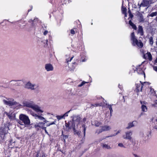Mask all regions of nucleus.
<instances>
[{
    "mask_svg": "<svg viewBox=\"0 0 157 157\" xmlns=\"http://www.w3.org/2000/svg\"><path fill=\"white\" fill-rule=\"evenodd\" d=\"M150 91L149 92V93L151 94L152 95H154L155 94V91L154 89L152 88H150Z\"/></svg>",
    "mask_w": 157,
    "mask_h": 157,
    "instance_id": "30",
    "label": "nucleus"
},
{
    "mask_svg": "<svg viewBox=\"0 0 157 157\" xmlns=\"http://www.w3.org/2000/svg\"><path fill=\"white\" fill-rule=\"evenodd\" d=\"M129 24L131 26H132V28L133 29H134L135 30H136V29L137 28H136V25L134 24H133L132 22V21L131 20L129 21Z\"/></svg>",
    "mask_w": 157,
    "mask_h": 157,
    "instance_id": "26",
    "label": "nucleus"
},
{
    "mask_svg": "<svg viewBox=\"0 0 157 157\" xmlns=\"http://www.w3.org/2000/svg\"><path fill=\"white\" fill-rule=\"evenodd\" d=\"M134 7L135 8H136V7L135 6H134Z\"/></svg>",
    "mask_w": 157,
    "mask_h": 157,
    "instance_id": "63",
    "label": "nucleus"
},
{
    "mask_svg": "<svg viewBox=\"0 0 157 157\" xmlns=\"http://www.w3.org/2000/svg\"><path fill=\"white\" fill-rule=\"evenodd\" d=\"M30 113L32 116L35 117V118L36 119H38L41 121L44 120V118L41 116V115H39L36 114L35 113L33 112H31Z\"/></svg>",
    "mask_w": 157,
    "mask_h": 157,
    "instance_id": "15",
    "label": "nucleus"
},
{
    "mask_svg": "<svg viewBox=\"0 0 157 157\" xmlns=\"http://www.w3.org/2000/svg\"><path fill=\"white\" fill-rule=\"evenodd\" d=\"M142 68H143V66L142 64H141V65H139L136 67V70L138 74H143L145 76V73L144 72Z\"/></svg>",
    "mask_w": 157,
    "mask_h": 157,
    "instance_id": "14",
    "label": "nucleus"
},
{
    "mask_svg": "<svg viewBox=\"0 0 157 157\" xmlns=\"http://www.w3.org/2000/svg\"><path fill=\"white\" fill-rule=\"evenodd\" d=\"M42 42L44 44V47H46L48 46V40H43Z\"/></svg>",
    "mask_w": 157,
    "mask_h": 157,
    "instance_id": "27",
    "label": "nucleus"
},
{
    "mask_svg": "<svg viewBox=\"0 0 157 157\" xmlns=\"http://www.w3.org/2000/svg\"><path fill=\"white\" fill-rule=\"evenodd\" d=\"M44 124L43 121L39 122L36 124L35 125V127L37 128L39 127L42 129H45V127H44Z\"/></svg>",
    "mask_w": 157,
    "mask_h": 157,
    "instance_id": "18",
    "label": "nucleus"
},
{
    "mask_svg": "<svg viewBox=\"0 0 157 157\" xmlns=\"http://www.w3.org/2000/svg\"><path fill=\"white\" fill-rule=\"evenodd\" d=\"M155 20L157 22V17H156V18L155 19Z\"/></svg>",
    "mask_w": 157,
    "mask_h": 157,
    "instance_id": "56",
    "label": "nucleus"
},
{
    "mask_svg": "<svg viewBox=\"0 0 157 157\" xmlns=\"http://www.w3.org/2000/svg\"><path fill=\"white\" fill-rule=\"evenodd\" d=\"M111 128L110 126L107 125H104L102 126L101 129L97 130L96 132L99 134L102 132L109 131Z\"/></svg>",
    "mask_w": 157,
    "mask_h": 157,
    "instance_id": "10",
    "label": "nucleus"
},
{
    "mask_svg": "<svg viewBox=\"0 0 157 157\" xmlns=\"http://www.w3.org/2000/svg\"><path fill=\"white\" fill-rule=\"evenodd\" d=\"M43 130H45V132L46 133V134H48V132H47L46 130V127H45V129H43Z\"/></svg>",
    "mask_w": 157,
    "mask_h": 157,
    "instance_id": "53",
    "label": "nucleus"
},
{
    "mask_svg": "<svg viewBox=\"0 0 157 157\" xmlns=\"http://www.w3.org/2000/svg\"><path fill=\"white\" fill-rule=\"evenodd\" d=\"M37 21V19L36 18H35L34 19L33 21L31 20H30L29 21L30 22H32V24H33V25H34L36 23V21Z\"/></svg>",
    "mask_w": 157,
    "mask_h": 157,
    "instance_id": "36",
    "label": "nucleus"
},
{
    "mask_svg": "<svg viewBox=\"0 0 157 157\" xmlns=\"http://www.w3.org/2000/svg\"><path fill=\"white\" fill-rule=\"evenodd\" d=\"M102 105V103L101 102H100L98 103H96L94 105H92V106H101Z\"/></svg>",
    "mask_w": 157,
    "mask_h": 157,
    "instance_id": "33",
    "label": "nucleus"
},
{
    "mask_svg": "<svg viewBox=\"0 0 157 157\" xmlns=\"http://www.w3.org/2000/svg\"><path fill=\"white\" fill-rule=\"evenodd\" d=\"M22 104L24 106L31 108L36 112L42 113L44 112L43 108L38 105L35 104L32 100H24L22 102Z\"/></svg>",
    "mask_w": 157,
    "mask_h": 157,
    "instance_id": "1",
    "label": "nucleus"
},
{
    "mask_svg": "<svg viewBox=\"0 0 157 157\" xmlns=\"http://www.w3.org/2000/svg\"><path fill=\"white\" fill-rule=\"evenodd\" d=\"M136 122L135 121H133L132 122L128 124V126L126 127L127 129H129L134 126L135 123Z\"/></svg>",
    "mask_w": 157,
    "mask_h": 157,
    "instance_id": "24",
    "label": "nucleus"
},
{
    "mask_svg": "<svg viewBox=\"0 0 157 157\" xmlns=\"http://www.w3.org/2000/svg\"><path fill=\"white\" fill-rule=\"evenodd\" d=\"M155 106H157V100L155 101Z\"/></svg>",
    "mask_w": 157,
    "mask_h": 157,
    "instance_id": "54",
    "label": "nucleus"
},
{
    "mask_svg": "<svg viewBox=\"0 0 157 157\" xmlns=\"http://www.w3.org/2000/svg\"><path fill=\"white\" fill-rule=\"evenodd\" d=\"M123 99H124V96H123Z\"/></svg>",
    "mask_w": 157,
    "mask_h": 157,
    "instance_id": "64",
    "label": "nucleus"
},
{
    "mask_svg": "<svg viewBox=\"0 0 157 157\" xmlns=\"http://www.w3.org/2000/svg\"><path fill=\"white\" fill-rule=\"evenodd\" d=\"M3 101L5 104L10 106H14V107L17 109L19 108L21 105L18 103L16 102L12 99H8L7 100H4Z\"/></svg>",
    "mask_w": 157,
    "mask_h": 157,
    "instance_id": "3",
    "label": "nucleus"
},
{
    "mask_svg": "<svg viewBox=\"0 0 157 157\" xmlns=\"http://www.w3.org/2000/svg\"><path fill=\"white\" fill-rule=\"evenodd\" d=\"M44 154H43L42 155V157H44Z\"/></svg>",
    "mask_w": 157,
    "mask_h": 157,
    "instance_id": "59",
    "label": "nucleus"
},
{
    "mask_svg": "<svg viewBox=\"0 0 157 157\" xmlns=\"http://www.w3.org/2000/svg\"><path fill=\"white\" fill-rule=\"evenodd\" d=\"M101 146L104 149H109L111 148L110 145H108V144H106L105 143L102 144H101Z\"/></svg>",
    "mask_w": 157,
    "mask_h": 157,
    "instance_id": "20",
    "label": "nucleus"
},
{
    "mask_svg": "<svg viewBox=\"0 0 157 157\" xmlns=\"http://www.w3.org/2000/svg\"><path fill=\"white\" fill-rule=\"evenodd\" d=\"M149 43L151 45H152L153 43V37H150L149 38Z\"/></svg>",
    "mask_w": 157,
    "mask_h": 157,
    "instance_id": "32",
    "label": "nucleus"
},
{
    "mask_svg": "<svg viewBox=\"0 0 157 157\" xmlns=\"http://www.w3.org/2000/svg\"><path fill=\"white\" fill-rule=\"evenodd\" d=\"M139 16L140 17L139 21L140 22L144 21V19L143 18V17L142 14L140 13L139 14Z\"/></svg>",
    "mask_w": 157,
    "mask_h": 157,
    "instance_id": "28",
    "label": "nucleus"
},
{
    "mask_svg": "<svg viewBox=\"0 0 157 157\" xmlns=\"http://www.w3.org/2000/svg\"><path fill=\"white\" fill-rule=\"evenodd\" d=\"M140 103L142 105V110L144 112H146L147 111V108L146 106L147 103L144 101H140Z\"/></svg>",
    "mask_w": 157,
    "mask_h": 157,
    "instance_id": "17",
    "label": "nucleus"
},
{
    "mask_svg": "<svg viewBox=\"0 0 157 157\" xmlns=\"http://www.w3.org/2000/svg\"><path fill=\"white\" fill-rule=\"evenodd\" d=\"M138 33L140 34L141 36H142L144 34L143 28L141 26H139L138 27Z\"/></svg>",
    "mask_w": 157,
    "mask_h": 157,
    "instance_id": "22",
    "label": "nucleus"
},
{
    "mask_svg": "<svg viewBox=\"0 0 157 157\" xmlns=\"http://www.w3.org/2000/svg\"><path fill=\"white\" fill-rule=\"evenodd\" d=\"M147 82H145L144 83H142L141 81L136 83V92H138L140 91H141L143 87H144V86L146 85H147Z\"/></svg>",
    "mask_w": 157,
    "mask_h": 157,
    "instance_id": "7",
    "label": "nucleus"
},
{
    "mask_svg": "<svg viewBox=\"0 0 157 157\" xmlns=\"http://www.w3.org/2000/svg\"><path fill=\"white\" fill-rule=\"evenodd\" d=\"M131 40L132 41V44L134 46L137 45L140 48L143 46V43L141 41H139L135 37L134 32L131 34Z\"/></svg>",
    "mask_w": 157,
    "mask_h": 157,
    "instance_id": "4",
    "label": "nucleus"
},
{
    "mask_svg": "<svg viewBox=\"0 0 157 157\" xmlns=\"http://www.w3.org/2000/svg\"><path fill=\"white\" fill-rule=\"evenodd\" d=\"M48 31L47 30H44V32H43V34L44 35H46L47 34H48Z\"/></svg>",
    "mask_w": 157,
    "mask_h": 157,
    "instance_id": "42",
    "label": "nucleus"
},
{
    "mask_svg": "<svg viewBox=\"0 0 157 157\" xmlns=\"http://www.w3.org/2000/svg\"><path fill=\"white\" fill-rule=\"evenodd\" d=\"M157 15V12H152L149 15V16L151 17H153Z\"/></svg>",
    "mask_w": 157,
    "mask_h": 157,
    "instance_id": "31",
    "label": "nucleus"
},
{
    "mask_svg": "<svg viewBox=\"0 0 157 157\" xmlns=\"http://www.w3.org/2000/svg\"><path fill=\"white\" fill-rule=\"evenodd\" d=\"M21 80H12L10 82L12 85H18V84H21Z\"/></svg>",
    "mask_w": 157,
    "mask_h": 157,
    "instance_id": "21",
    "label": "nucleus"
},
{
    "mask_svg": "<svg viewBox=\"0 0 157 157\" xmlns=\"http://www.w3.org/2000/svg\"><path fill=\"white\" fill-rule=\"evenodd\" d=\"M81 116L79 115H74L73 117L72 126L75 128L76 127H77L79 124L81 120Z\"/></svg>",
    "mask_w": 157,
    "mask_h": 157,
    "instance_id": "6",
    "label": "nucleus"
},
{
    "mask_svg": "<svg viewBox=\"0 0 157 157\" xmlns=\"http://www.w3.org/2000/svg\"><path fill=\"white\" fill-rule=\"evenodd\" d=\"M19 118L20 120L18 121V123L21 126V127L20 126L21 129H22L30 125V121L27 116L21 114L19 116Z\"/></svg>",
    "mask_w": 157,
    "mask_h": 157,
    "instance_id": "2",
    "label": "nucleus"
},
{
    "mask_svg": "<svg viewBox=\"0 0 157 157\" xmlns=\"http://www.w3.org/2000/svg\"><path fill=\"white\" fill-rule=\"evenodd\" d=\"M71 34H73V35L75 34V31L73 29H71Z\"/></svg>",
    "mask_w": 157,
    "mask_h": 157,
    "instance_id": "44",
    "label": "nucleus"
},
{
    "mask_svg": "<svg viewBox=\"0 0 157 157\" xmlns=\"http://www.w3.org/2000/svg\"><path fill=\"white\" fill-rule=\"evenodd\" d=\"M106 105H107V108H108L110 111V115L111 116L112 113L113 112V110L112 108V106L113 105H107L106 104Z\"/></svg>",
    "mask_w": 157,
    "mask_h": 157,
    "instance_id": "25",
    "label": "nucleus"
},
{
    "mask_svg": "<svg viewBox=\"0 0 157 157\" xmlns=\"http://www.w3.org/2000/svg\"><path fill=\"white\" fill-rule=\"evenodd\" d=\"M152 3V0H143L139 6V7L140 8L141 6L143 7H146L148 6L150 4Z\"/></svg>",
    "mask_w": 157,
    "mask_h": 157,
    "instance_id": "11",
    "label": "nucleus"
},
{
    "mask_svg": "<svg viewBox=\"0 0 157 157\" xmlns=\"http://www.w3.org/2000/svg\"><path fill=\"white\" fill-rule=\"evenodd\" d=\"M87 83V82H85V81H83L81 84H79L78 86L79 87H81L85 83Z\"/></svg>",
    "mask_w": 157,
    "mask_h": 157,
    "instance_id": "41",
    "label": "nucleus"
},
{
    "mask_svg": "<svg viewBox=\"0 0 157 157\" xmlns=\"http://www.w3.org/2000/svg\"><path fill=\"white\" fill-rule=\"evenodd\" d=\"M56 117L57 118V119L58 120H59L62 119L64 117L63 116V115H60V116H57Z\"/></svg>",
    "mask_w": 157,
    "mask_h": 157,
    "instance_id": "37",
    "label": "nucleus"
},
{
    "mask_svg": "<svg viewBox=\"0 0 157 157\" xmlns=\"http://www.w3.org/2000/svg\"><path fill=\"white\" fill-rule=\"evenodd\" d=\"M140 136L145 141L148 140L151 136V131L147 130L141 132L140 133Z\"/></svg>",
    "mask_w": 157,
    "mask_h": 157,
    "instance_id": "5",
    "label": "nucleus"
},
{
    "mask_svg": "<svg viewBox=\"0 0 157 157\" xmlns=\"http://www.w3.org/2000/svg\"><path fill=\"white\" fill-rule=\"evenodd\" d=\"M118 146L119 147H124V146L123 144L122 143H119L118 144Z\"/></svg>",
    "mask_w": 157,
    "mask_h": 157,
    "instance_id": "43",
    "label": "nucleus"
},
{
    "mask_svg": "<svg viewBox=\"0 0 157 157\" xmlns=\"http://www.w3.org/2000/svg\"><path fill=\"white\" fill-rule=\"evenodd\" d=\"M44 68L48 72L52 71L54 70V67L53 65L50 63H47L45 64Z\"/></svg>",
    "mask_w": 157,
    "mask_h": 157,
    "instance_id": "13",
    "label": "nucleus"
},
{
    "mask_svg": "<svg viewBox=\"0 0 157 157\" xmlns=\"http://www.w3.org/2000/svg\"><path fill=\"white\" fill-rule=\"evenodd\" d=\"M94 124L96 126H98L100 124L99 122L97 121H95Z\"/></svg>",
    "mask_w": 157,
    "mask_h": 157,
    "instance_id": "39",
    "label": "nucleus"
},
{
    "mask_svg": "<svg viewBox=\"0 0 157 157\" xmlns=\"http://www.w3.org/2000/svg\"><path fill=\"white\" fill-rule=\"evenodd\" d=\"M31 9H30V10H28V11H29H29H31Z\"/></svg>",
    "mask_w": 157,
    "mask_h": 157,
    "instance_id": "62",
    "label": "nucleus"
},
{
    "mask_svg": "<svg viewBox=\"0 0 157 157\" xmlns=\"http://www.w3.org/2000/svg\"><path fill=\"white\" fill-rule=\"evenodd\" d=\"M149 87V83L148 82L147 85H146L144 86V87H143V88L144 87Z\"/></svg>",
    "mask_w": 157,
    "mask_h": 157,
    "instance_id": "49",
    "label": "nucleus"
},
{
    "mask_svg": "<svg viewBox=\"0 0 157 157\" xmlns=\"http://www.w3.org/2000/svg\"><path fill=\"white\" fill-rule=\"evenodd\" d=\"M66 127H68V128H71V127L69 126L68 124H66Z\"/></svg>",
    "mask_w": 157,
    "mask_h": 157,
    "instance_id": "52",
    "label": "nucleus"
},
{
    "mask_svg": "<svg viewBox=\"0 0 157 157\" xmlns=\"http://www.w3.org/2000/svg\"><path fill=\"white\" fill-rule=\"evenodd\" d=\"M119 87L120 89H121V90H122V86H121L120 85V84L119 85Z\"/></svg>",
    "mask_w": 157,
    "mask_h": 157,
    "instance_id": "50",
    "label": "nucleus"
},
{
    "mask_svg": "<svg viewBox=\"0 0 157 157\" xmlns=\"http://www.w3.org/2000/svg\"><path fill=\"white\" fill-rule=\"evenodd\" d=\"M105 138H104L103 139H102L101 140H100V141H101L102 140H103L104 139H105Z\"/></svg>",
    "mask_w": 157,
    "mask_h": 157,
    "instance_id": "60",
    "label": "nucleus"
},
{
    "mask_svg": "<svg viewBox=\"0 0 157 157\" xmlns=\"http://www.w3.org/2000/svg\"><path fill=\"white\" fill-rule=\"evenodd\" d=\"M69 56H70L69 55H66V62H67V63H68V62H70L71 60L73 58V57H74V56H72L69 59V58H70Z\"/></svg>",
    "mask_w": 157,
    "mask_h": 157,
    "instance_id": "23",
    "label": "nucleus"
},
{
    "mask_svg": "<svg viewBox=\"0 0 157 157\" xmlns=\"http://www.w3.org/2000/svg\"><path fill=\"white\" fill-rule=\"evenodd\" d=\"M100 99H101V100H102L103 99V98H100Z\"/></svg>",
    "mask_w": 157,
    "mask_h": 157,
    "instance_id": "58",
    "label": "nucleus"
},
{
    "mask_svg": "<svg viewBox=\"0 0 157 157\" xmlns=\"http://www.w3.org/2000/svg\"><path fill=\"white\" fill-rule=\"evenodd\" d=\"M71 111V109L68 111L67 112H66L65 113H64L63 115V117L64 119L65 118V117H67V116H68V114Z\"/></svg>",
    "mask_w": 157,
    "mask_h": 157,
    "instance_id": "35",
    "label": "nucleus"
},
{
    "mask_svg": "<svg viewBox=\"0 0 157 157\" xmlns=\"http://www.w3.org/2000/svg\"><path fill=\"white\" fill-rule=\"evenodd\" d=\"M144 57L145 59H147L151 61L152 59V56L150 52H147L144 56Z\"/></svg>",
    "mask_w": 157,
    "mask_h": 157,
    "instance_id": "19",
    "label": "nucleus"
},
{
    "mask_svg": "<svg viewBox=\"0 0 157 157\" xmlns=\"http://www.w3.org/2000/svg\"><path fill=\"white\" fill-rule=\"evenodd\" d=\"M4 113L9 118L11 121L14 120L16 119L15 113L14 112L13 109L11 110L9 113L5 112H4Z\"/></svg>",
    "mask_w": 157,
    "mask_h": 157,
    "instance_id": "9",
    "label": "nucleus"
},
{
    "mask_svg": "<svg viewBox=\"0 0 157 157\" xmlns=\"http://www.w3.org/2000/svg\"><path fill=\"white\" fill-rule=\"evenodd\" d=\"M86 121V117H84L83 119H82V121L83 122H85Z\"/></svg>",
    "mask_w": 157,
    "mask_h": 157,
    "instance_id": "46",
    "label": "nucleus"
},
{
    "mask_svg": "<svg viewBox=\"0 0 157 157\" xmlns=\"http://www.w3.org/2000/svg\"><path fill=\"white\" fill-rule=\"evenodd\" d=\"M9 129V127L8 125L6 124L2 126L0 129V132L1 134L2 135L8 133V130Z\"/></svg>",
    "mask_w": 157,
    "mask_h": 157,
    "instance_id": "12",
    "label": "nucleus"
},
{
    "mask_svg": "<svg viewBox=\"0 0 157 157\" xmlns=\"http://www.w3.org/2000/svg\"><path fill=\"white\" fill-rule=\"evenodd\" d=\"M25 87L28 89L33 90L39 89V85L38 84H33L30 82H28L25 84Z\"/></svg>",
    "mask_w": 157,
    "mask_h": 157,
    "instance_id": "8",
    "label": "nucleus"
},
{
    "mask_svg": "<svg viewBox=\"0 0 157 157\" xmlns=\"http://www.w3.org/2000/svg\"><path fill=\"white\" fill-rule=\"evenodd\" d=\"M56 124V121H55L51 123L47 124L46 125V126H47L48 127V126H50V125L54 124Z\"/></svg>",
    "mask_w": 157,
    "mask_h": 157,
    "instance_id": "38",
    "label": "nucleus"
},
{
    "mask_svg": "<svg viewBox=\"0 0 157 157\" xmlns=\"http://www.w3.org/2000/svg\"><path fill=\"white\" fill-rule=\"evenodd\" d=\"M153 69L154 70L157 71V67L156 66H154L153 67Z\"/></svg>",
    "mask_w": 157,
    "mask_h": 157,
    "instance_id": "47",
    "label": "nucleus"
},
{
    "mask_svg": "<svg viewBox=\"0 0 157 157\" xmlns=\"http://www.w3.org/2000/svg\"><path fill=\"white\" fill-rule=\"evenodd\" d=\"M82 127L83 128V132L84 136H85L86 134V127H85V125L84 124H83L82 125Z\"/></svg>",
    "mask_w": 157,
    "mask_h": 157,
    "instance_id": "29",
    "label": "nucleus"
},
{
    "mask_svg": "<svg viewBox=\"0 0 157 157\" xmlns=\"http://www.w3.org/2000/svg\"><path fill=\"white\" fill-rule=\"evenodd\" d=\"M121 130L118 131L116 133L114 134L113 135H112L111 136H110L112 137V136H116V135H117L118 134L120 133V132H121Z\"/></svg>",
    "mask_w": 157,
    "mask_h": 157,
    "instance_id": "40",
    "label": "nucleus"
},
{
    "mask_svg": "<svg viewBox=\"0 0 157 157\" xmlns=\"http://www.w3.org/2000/svg\"><path fill=\"white\" fill-rule=\"evenodd\" d=\"M85 61V60L84 59H83L82 60V62H84Z\"/></svg>",
    "mask_w": 157,
    "mask_h": 157,
    "instance_id": "55",
    "label": "nucleus"
},
{
    "mask_svg": "<svg viewBox=\"0 0 157 157\" xmlns=\"http://www.w3.org/2000/svg\"><path fill=\"white\" fill-rule=\"evenodd\" d=\"M38 154H37V155H36V156H37V157H38Z\"/></svg>",
    "mask_w": 157,
    "mask_h": 157,
    "instance_id": "61",
    "label": "nucleus"
},
{
    "mask_svg": "<svg viewBox=\"0 0 157 157\" xmlns=\"http://www.w3.org/2000/svg\"><path fill=\"white\" fill-rule=\"evenodd\" d=\"M43 122H44V124H45V123L48 122V121H46L45 120V119L44 118V120H43Z\"/></svg>",
    "mask_w": 157,
    "mask_h": 157,
    "instance_id": "48",
    "label": "nucleus"
},
{
    "mask_svg": "<svg viewBox=\"0 0 157 157\" xmlns=\"http://www.w3.org/2000/svg\"><path fill=\"white\" fill-rule=\"evenodd\" d=\"M132 135V131H129L125 132V135L123 136L124 138L126 139L131 140L132 139L131 136Z\"/></svg>",
    "mask_w": 157,
    "mask_h": 157,
    "instance_id": "16",
    "label": "nucleus"
},
{
    "mask_svg": "<svg viewBox=\"0 0 157 157\" xmlns=\"http://www.w3.org/2000/svg\"><path fill=\"white\" fill-rule=\"evenodd\" d=\"M155 128L157 129V118L155 120Z\"/></svg>",
    "mask_w": 157,
    "mask_h": 157,
    "instance_id": "45",
    "label": "nucleus"
},
{
    "mask_svg": "<svg viewBox=\"0 0 157 157\" xmlns=\"http://www.w3.org/2000/svg\"><path fill=\"white\" fill-rule=\"evenodd\" d=\"M155 62L157 63V58H156L155 60Z\"/></svg>",
    "mask_w": 157,
    "mask_h": 157,
    "instance_id": "57",
    "label": "nucleus"
},
{
    "mask_svg": "<svg viewBox=\"0 0 157 157\" xmlns=\"http://www.w3.org/2000/svg\"><path fill=\"white\" fill-rule=\"evenodd\" d=\"M126 9L125 7H122V13L125 14V16H126Z\"/></svg>",
    "mask_w": 157,
    "mask_h": 157,
    "instance_id": "34",
    "label": "nucleus"
},
{
    "mask_svg": "<svg viewBox=\"0 0 157 157\" xmlns=\"http://www.w3.org/2000/svg\"><path fill=\"white\" fill-rule=\"evenodd\" d=\"M133 155H134V157H140L138 155L136 154H134Z\"/></svg>",
    "mask_w": 157,
    "mask_h": 157,
    "instance_id": "51",
    "label": "nucleus"
}]
</instances>
